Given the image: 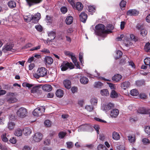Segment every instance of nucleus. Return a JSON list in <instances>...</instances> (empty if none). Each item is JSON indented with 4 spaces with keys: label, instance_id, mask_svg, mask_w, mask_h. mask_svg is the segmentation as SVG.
I'll return each mask as SVG.
<instances>
[{
    "label": "nucleus",
    "instance_id": "f257e3e1",
    "mask_svg": "<svg viewBox=\"0 0 150 150\" xmlns=\"http://www.w3.org/2000/svg\"><path fill=\"white\" fill-rule=\"evenodd\" d=\"M95 28L96 30L95 31L96 35L103 37H105V34L108 32V30H105V27L104 25L98 24L96 26Z\"/></svg>",
    "mask_w": 150,
    "mask_h": 150
},
{
    "label": "nucleus",
    "instance_id": "f03ea898",
    "mask_svg": "<svg viewBox=\"0 0 150 150\" xmlns=\"http://www.w3.org/2000/svg\"><path fill=\"white\" fill-rule=\"evenodd\" d=\"M47 74V70L45 68L42 67L38 69L36 73L34 74L33 76L36 79H38L40 77H43Z\"/></svg>",
    "mask_w": 150,
    "mask_h": 150
},
{
    "label": "nucleus",
    "instance_id": "7ed1b4c3",
    "mask_svg": "<svg viewBox=\"0 0 150 150\" xmlns=\"http://www.w3.org/2000/svg\"><path fill=\"white\" fill-rule=\"evenodd\" d=\"M28 113L27 110L23 107L20 108L16 112L17 115L19 117L23 118L25 117Z\"/></svg>",
    "mask_w": 150,
    "mask_h": 150
},
{
    "label": "nucleus",
    "instance_id": "20e7f679",
    "mask_svg": "<svg viewBox=\"0 0 150 150\" xmlns=\"http://www.w3.org/2000/svg\"><path fill=\"white\" fill-rule=\"evenodd\" d=\"M61 70L62 71L67 70L68 68L70 69H73L74 67V65L71 63H69L66 61H64L61 66Z\"/></svg>",
    "mask_w": 150,
    "mask_h": 150
},
{
    "label": "nucleus",
    "instance_id": "39448f33",
    "mask_svg": "<svg viewBox=\"0 0 150 150\" xmlns=\"http://www.w3.org/2000/svg\"><path fill=\"white\" fill-rule=\"evenodd\" d=\"M45 108L44 107H41L40 108H36L33 111V114L35 116H40L44 112Z\"/></svg>",
    "mask_w": 150,
    "mask_h": 150
},
{
    "label": "nucleus",
    "instance_id": "423d86ee",
    "mask_svg": "<svg viewBox=\"0 0 150 150\" xmlns=\"http://www.w3.org/2000/svg\"><path fill=\"white\" fill-rule=\"evenodd\" d=\"M42 134L40 133L37 132L35 133L33 138V140L35 142H39L42 139Z\"/></svg>",
    "mask_w": 150,
    "mask_h": 150
},
{
    "label": "nucleus",
    "instance_id": "0eeeda50",
    "mask_svg": "<svg viewBox=\"0 0 150 150\" xmlns=\"http://www.w3.org/2000/svg\"><path fill=\"white\" fill-rule=\"evenodd\" d=\"M9 94L10 96L7 98V101L8 103H11L17 102L18 100L16 97L14 96V94L13 93H10Z\"/></svg>",
    "mask_w": 150,
    "mask_h": 150
},
{
    "label": "nucleus",
    "instance_id": "6e6552de",
    "mask_svg": "<svg viewBox=\"0 0 150 150\" xmlns=\"http://www.w3.org/2000/svg\"><path fill=\"white\" fill-rule=\"evenodd\" d=\"M13 47V44L7 43L3 47L2 51L4 53L8 51H11Z\"/></svg>",
    "mask_w": 150,
    "mask_h": 150
},
{
    "label": "nucleus",
    "instance_id": "1a4fd4ad",
    "mask_svg": "<svg viewBox=\"0 0 150 150\" xmlns=\"http://www.w3.org/2000/svg\"><path fill=\"white\" fill-rule=\"evenodd\" d=\"M91 128V126L89 125L84 124L80 126L79 127V132L87 131Z\"/></svg>",
    "mask_w": 150,
    "mask_h": 150
},
{
    "label": "nucleus",
    "instance_id": "9d476101",
    "mask_svg": "<svg viewBox=\"0 0 150 150\" xmlns=\"http://www.w3.org/2000/svg\"><path fill=\"white\" fill-rule=\"evenodd\" d=\"M114 104L111 103H107L104 106H103V108L104 110L106 112L114 108Z\"/></svg>",
    "mask_w": 150,
    "mask_h": 150
},
{
    "label": "nucleus",
    "instance_id": "9b49d317",
    "mask_svg": "<svg viewBox=\"0 0 150 150\" xmlns=\"http://www.w3.org/2000/svg\"><path fill=\"white\" fill-rule=\"evenodd\" d=\"M139 13V11L135 9L129 10L127 12V14L128 16H136Z\"/></svg>",
    "mask_w": 150,
    "mask_h": 150
},
{
    "label": "nucleus",
    "instance_id": "f8f14e48",
    "mask_svg": "<svg viewBox=\"0 0 150 150\" xmlns=\"http://www.w3.org/2000/svg\"><path fill=\"white\" fill-rule=\"evenodd\" d=\"M119 110L117 109H113L110 112V116L112 118H116L118 115Z\"/></svg>",
    "mask_w": 150,
    "mask_h": 150
},
{
    "label": "nucleus",
    "instance_id": "ddd939ff",
    "mask_svg": "<svg viewBox=\"0 0 150 150\" xmlns=\"http://www.w3.org/2000/svg\"><path fill=\"white\" fill-rule=\"evenodd\" d=\"M28 5L31 6L35 4L40 3L42 0H26Z\"/></svg>",
    "mask_w": 150,
    "mask_h": 150
},
{
    "label": "nucleus",
    "instance_id": "4468645a",
    "mask_svg": "<svg viewBox=\"0 0 150 150\" xmlns=\"http://www.w3.org/2000/svg\"><path fill=\"white\" fill-rule=\"evenodd\" d=\"M48 36L50 37V39L48 38L47 40L50 42H52L56 37V32L54 31H51L49 32L48 34Z\"/></svg>",
    "mask_w": 150,
    "mask_h": 150
},
{
    "label": "nucleus",
    "instance_id": "2eb2a0df",
    "mask_svg": "<svg viewBox=\"0 0 150 150\" xmlns=\"http://www.w3.org/2000/svg\"><path fill=\"white\" fill-rule=\"evenodd\" d=\"M122 76L119 74H115L112 78V80L115 82L120 81L122 79Z\"/></svg>",
    "mask_w": 150,
    "mask_h": 150
},
{
    "label": "nucleus",
    "instance_id": "dca6fc26",
    "mask_svg": "<svg viewBox=\"0 0 150 150\" xmlns=\"http://www.w3.org/2000/svg\"><path fill=\"white\" fill-rule=\"evenodd\" d=\"M40 13H38L37 14L33 16L32 17L31 20L34 23H36L38 22L40 19Z\"/></svg>",
    "mask_w": 150,
    "mask_h": 150
},
{
    "label": "nucleus",
    "instance_id": "f3484780",
    "mask_svg": "<svg viewBox=\"0 0 150 150\" xmlns=\"http://www.w3.org/2000/svg\"><path fill=\"white\" fill-rule=\"evenodd\" d=\"M130 85V83L128 81H125L121 83L120 86L124 90H126L129 87Z\"/></svg>",
    "mask_w": 150,
    "mask_h": 150
},
{
    "label": "nucleus",
    "instance_id": "a211bd4d",
    "mask_svg": "<svg viewBox=\"0 0 150 150\" xmlns=\"http://www.w3.org/2000/svg\"><path fill=\"white\" fill-rule=\"evenodd\" d=\"M148 110H149V109H146L144 107H142L139 108L138 109L137 112L138 113L140 114H147L148 113Z\"/></svg>",
    "mask_w": 150,
    "mask_h": 150
},
{
    "label": "nucleus",
    "instance_id": "6ab92c4d",
    "mask_svg": "<svg viewBox=\"0 0 150 150\" xmlns=\"http://www.w3.org/2000/svg\"><path fill=\"white\" fill-rule=\"evenodd\" d=\"M44 62L48 64H52L53 62L52 58L49 56H47L44 59Z\"/></svg>",
    "mask_w": 150,
    "mask_h": 150
},
{
    "label": "nucleus",
    "instance_id": "aec40b11",
    "mask_svg": "<svg viewBox=\"0 0 150 150\" xmlns=\"http://www.w3.org/2000/svg\"><path fill=\"white\" fill-rule=\"evenodd\" d=\"M80 19L81 21L83 23H85L87 18V14L84 12H83L80 15Z\"/></svg>",
    "mask_w": 150,
    "mask_h": 150
},
{
    "label": "nucleus",
    "instance_id": "412c9836",
    "mask_svg": "<svg viewBox=\"0 0 150 150\" xmlns=\"http://www.w3.org/2000/svg\"><path fill=\"white\" fill-rule=\"evenodd\" d=\"M63 83L65 87L67 89H70L71 87V83L69 80H65L63 81Z\"/></svg>",
    "mask_w": 150,
    "mask_h": 150
},
{
    "label": "nucleus",
    "instance_id": "4be33fe9",
    "mask_svg": "<svg viewBox=\"0 0 150 150\" xmlns=\"http://www.w3.org/2000/svg\"><path fill=\"white\" fill-rule=\"evenodd\" d=\"M9 138V136L8 133H4L1 136V138L2 141L4 142H6L8 141Z\"/></svg>",
    "mask_w": 150,
    "mask_h": 150
},
{
    "label": "nucleus",
    "instance_id": "5701e85b",
    "mask_svg": "<svg viewBox=\"0 0 150 150\" xmlns=\"http://www.w3.org/2000/svg\"><path fill=\"white\" fill-rule=\"evenodd\" d=\"M80 81L81 83L86 84L88 82V79L85 76H81Z\"/></svg>",
    "mask_w": 150,
    "mask_h": 150
},
{
    "label": "nucleus",
    "instance_id": "b1692460",
    "mask_svg": "<svg viewBox=\"0 0 150 150\" xmlns=\"http://www.w3.org/2000/svg\"><path fill=\"white\" fill-rule=\"evenodd\" d=\"M23 133L25 136H28L31 133V130L29 128L25 127L23 129Z\"/></svg>",
    "mask_w": 150,
    "mask_h": 150
},
{
    "label": "nucleus",
    "instance_id": "393cba45",
    "mask_svg": "<svg viewBox=\"0 0 150 150\" xmlns=\"http://www.w3.org/2000/svg\"><path fill=\"white\" fill-rule=\"evenodd\" d=\"M64 94L63 91L60 89H57L56 92V96L59 98H61L63 97Z\"/></svg>",
    "mask_w": 150,
    "mask_h": 150
},
{
    "label": "nucleus",
    "instance_id": "a878e982",
    "mask_svg": "<svg viewBox=\"0 0 150 150\" xmlns=\"http://www.w3.org/2000/svg\"><path fill=\"white\" fill-rule=\"evenodd\" d=\"M73 18L72 16H69L67 17L65 21L67 24L69 25L71 24L73 21Z\"/></svg>",
    "mask_w": 150,
    "mask_h": 150
},
{
    "label": "nucleus",
    "instance_id": "bb28decb",
    "mask_svg": "<svg viewBox=\"0 0 150 150\" xmlns=\"http://www.w3.org/2000/svg\"><path fill=\"white\" fill-rule=\"evenodd\" d=\"M112 137L114 139L117 140L120 139V136L118 133L114 131L112 133Z\"/></svg>",
    "mask_w": 150,
    "mask_h": 150
},
{
    "label": "nucleus",
    "instance_id": "cd10ccee",
    "mask_svg": "<svg viewBox=\"0 0 150 150\" xmlns=\"http://www.w3.org/2000/svg\"><path fill=\"white\" fill-rule=\"evenodd\" d=\"M75 7L76 9L79 11H81L83 8L82 4L79 2L76 3V6Z\"/></svg>",
    "mask_w": 150,
    "mask_h": 150
},
{
    "label": "nucleus",
    "instance_id": "c85d7f7f",
    "mask_svg": "<svg viewBox=\"0 0 150 150\" xmlns=\"http://www.w3.org/2000/svg\"><path fill=\"white\" fill-rule=\"evenodd\" d=\"M52 86L50 85H46L43 86L42 88L43 90L47 92H49L52 90Z\"/></svg>",
    "mask_w": 150,
    "mask_h": 150
},
{
    "label": "nucleus",
    "instance_id": "c756f323",
    "mask_svg": "<svg viewBox=\"0 0 150 150\" xmlns=\"http://www.w3.org/2000/svg\"><path fill=\"white\" fill-rule=\"evenodd\" d=\"M8 5L9 7L11 8H15L16 6L15 2L13 1H9L8 3Z\"/></svg>",
    "mask_w": 150,
    "mask_h": 150
},
{
    "label": "nucleus",
    "instance_id": "7c9ffc66",
    "mask_svg": "<svg viewBox=\"0 0 150 150\" xmlns=\"http://www.w3.org/2000/svg\"><path fill=\"white\" fill-rule=\"evenodd\" d=\"M113 26L112 24H108L107 26V30H108V32L106 33H111L112 32V30L113 29Z\"/></svg>",
    "mask_w": 150,
    "mask_h": 150
},
{
    "label": "nucleus",
    "instance_id": "2f4dec72",
    "mask_svg": "<svg viewBox=\"0 0 150 150\" xmlns=\"http://www.w3.org/2000/svg\"><path fill=\"white\" fill-rule=\"evenodd\" d=\"M14 134L15 135L19 137L22 135V133L21 129L18 128L16 129L15 131Z\"/></svg>",
    "mask_w": 150,
    "mask_h": 150
},
{
    "label": "nucleus",
    "instance_id": "473e14b6",
    "mask_svg": "<svg viewBox=\"0 0 150 150\" xmlns=\"http://www.w3.org/2000/svg\"><path fill=\"white\" fill-rule=\"evenodd\" d=\"M100 93L101 95L103 96H107L109 95V92L108 90L107 89L102 90Z\"/></svg>",
    "mask_w": 150,
    "mask_h": 150
},
{
    "label": "nucleus",
    "instance_id": "72a5a7b5",
    "mask_svg": "<svg viewBox=\"0 0 150 150\" xmlns=\"http://www.w3.org/2000/svg\"><path fill=\"white\" fill-rule=\"evenodd\" d=\"M110 97L112 98H116L118 97V95L116 92L113 90L110 93Z\"/></svg>",
    "mask_w": 150,
    "mask_h": 150
},
{
    "label": "nucleus",
    "instance_id": "f704fd0d",
    "mask_svg": "<svg viewBox=\"0 0 150 150\" xmlns=\"http://www.w3.org/2000/svg\"><path fill=\"white\" fill-rule=\"evenodd\" d=\"M3 112H0V125H3L4 122L5 121V116H2Z\"/></svg>",
    "mask_w": 150,
    "mask_h": 150
},
{
    "label": "nucleus",
    "instance_id": "c9c22d12",
    "mask_svg": "<svg viewBox=\"0 0 150 150\" xmlns=\"http://www.w3.org/2000/svg\"><path fill=\"white\" fill-rule=\"evenodd\" d=\"M40 89V88L39 86H36L34 87L31 90V92L33 93H38Z\"/></svg>",
    "mask_w": 150,
    "mask_h": 150
},
{
    "label": "nucleus",
    "instance_id": "e433bc0d",
    "mask_svg": "<svg viewBox=\"0 0 150 150\" xmlns=\"http://www.w3.org/2000/svg\"><path fill=\"white\" fill-rule=\"evenodd\" d=\"M126 4V2L124 0H122L120 2V5L122 10H124Z\"/></svg>",
    "mask_w": 150,
    "mask_h": 150
},
{
    "label": "nucleus",
    "instance_id": "4c0bfd02",
    "mask_svg": "<svg viewBox=\"0 0 150 150\" xmlns=\"http://www.w3.org/2000/svg\"><path fill=\"white\" fill-rule=\"evenodd\" d=\"M138 91L136 89H133L131 91L130 94L131 95L133 96H137L139 94Z\"/></svg>",
    "mask_w": 150,
    "mask_h": 150
},
{
    "label": "nucleus",
    "instance_id": "58836bf2",
    "mask_svg": "<svg viewBox=\"0 0 150 150\" xmlns=\"http://www.w3.org/2000/svg\"><path fill=\"white\" fill-rule=\"evenodd\" d=\"M15 126V124L13 122H9L8 124V128L10 130L13 129Z\"/></svg>",
    "mask_w": 150,
    "mask_h": 150
},
{
    "label": "nucleus",
    "instance_id": "ea45409f",
    "mask_svg": "<svg viewBox=\"0 0 150 150\" xmlns=\"http://www.w3.org/2000/svg\"><path fill=\"white\" fill-rule=\"evenodd\" d=\"M98 150H108L105 145L102 144H99L97 147Z\"/></svg>",
    "mask_w": 150,
    "mask_h": 150
},
{
    "label": "nucleus",
    "instance_id": "a19ab883",
    "mask_svg": "<svg viewBox=\"0 0 150 150\" xmlns=\"http://www.w3.org/2000/svg\"><path fill=\"white\" fill-rule=\"evenodd\" d=\"M117 56L115 57V59H117L120 58L122 55V53L121 51L118 50L116 52Z\"/></svg>",
    "mask_w": 150,
    "mask_h": 150
},
{
    "label": "nucleus",
    "instance_id": "79ce46f5",
    "mask_svg": "<svg viewBox=\"0 0 150 150\" xmlns=\"http://www.w3.org/2000/svg\"><path fill=\"white\" fill-rule=\"evenodd\" d=\"M66 134V133L64 132H60L58 134V136L60 139L63 138Z\"/></svg>",
    "mask_w": 150,
    "mask_h": 150
},
{
    "label": "nucleus",
    "instance_id": "37998d69",
    "mask_svg": "<svg viewBox=\"0 0 150 150\" xmlns=\"http://www.w3.org/2000/svg\"><path fill=\"white\" fill-rule=\"evenodd\" d=\"M144 49L147 52L149 51L150 50V43L148 42L146 43L144 46Z\"/></svg>",
    "mask_w": 150,
    "mask_h": 150
},
{
    "label": "nucleus",
    "instance_id": "c03bdc74",
    "mask_svg": "<svg viewBox=\"0 0 150 150\" xmlns=\"http://www.w3.org/2000/svg\"><path fill=\"white\" fill-rule=\"evenodd\" d=\"M136 84L138 86H141L144 84V81L143 80H139L136 81Z\"/></svg>",
    "mask_w": 150,
    "mask_h": 150
},
{
    "label": "nucleus",
    "instance_id": "a18cd8bd",
    "mask_svg": "<svg viewBox=\"0 0 150 150\" xmlns=\"http://www.w3.org/2000/svg\"><path fill=\"white\" fill-rule=\"evenodd\" d=\"M44 123L46 127H50L51 126L52 122L50 120H47L45 121Z\"/></svg>",
    "mask_w": 150,
    "mask_h": 150
},
{
    "label": "nucleus",
    "instance_id": "49530a36",
    "mask_svg": "<svg viewBox=\"0 0 150 150\" xmlns=\"http://www.w3.org/2000/svg\"><path fill=\"white\" fill-rule=\"evenodd\" d=\"M103 85V83L100 82H96L95 83L94 86L96 88H99L102 86Z\"/></svg>",
    "mask_w": 150,
    "mask_h": 150
},
{
    "label": "nucleus",
    "instance_id": "de8ad7c7",
    "mask_svg": "<svg viewBox=\"0 0 150 150\" xmlns=\"http://www.w3.org/2000/svg\"><path fill=\"white\" fill-rule=\"evenodd\" d=\"M128 138L129 141L131 143L134 142L135 141L134 136H128Z\"/></svg>",
    "mask_w": 150,
    "mask_h": 150
},
{
    "label": "nucleus",
    "instance_id": "09e8293b",
    "mask_svg": "<svg viewBox=\"0 0 150 150\" xmlns=\"http://www.w3.org/2000/svg\"><path fill=\"white\" fill-rule=\"evenodd\" d=\"M145 64L147 65H150V58L146 57L144 60Z\"/></svg>",
    "mask_w": 150,
    "mask_h": 150
},
{
    "label": "nucleus",
    "instance_id": "8fccbe9b",
    "mask_svg": "<svg viewBox=\"0 0 150 150\" xmlns=\"http://www.w3.org/2000/svg\"><path fill=\"white\" fill-rule=\"evenodd\" d=\"M50 71H50V75H51L52 76H53L54 78H55V77L56 76V72L55 70L54 69H52V70H50Z\"/></svg>",
    "mask_w": 150,
    "mask_h": 150
},
{
    "label": "nucleus",
    "instance_id": "3c124183",
    "mask_svg": "<svg viewBox=\"0 0 150 150\" xmlns=\"http://www.w3.org/2000/svg\"><path fill=\"white\" fill-rule=\"evenodd\" d=\"M142 142L144 144H148L150 143V141L146 138H144L142 139Z\"/></svg>",
    "mask_w": 150,
    "mask_h": 150
},
{
    "label": "nucleus",
    "instance_id": "603ef678",
    "mask_svg": "<svg viewBox=\"0 0 150 150\" xmlns=\"http://www.w3.org/2000/svg\"><path fill=\"white\" fill-rule=\"evenodd\" d=\"M64 53L66 56H70L71 57L74 54L72 52L69 51H65L64 52Z\"/></svg>",
    "mask_w": 150,
    "mask_h": 150
},
{
    "label": "nucleus",
    "instance_id": "864d4df0",
    "mask_svg": "<svg viewBox=\"0 0 150 150\" xmlns=\"http://www.w3.org/2000/svg\"><path fill=\"white\" fill-rule=\"evenodd\" d=\"M141 34L143 37H144L147 34V31L144 29H142L141 30Z\"/></svg>",
    "mask_w": 150,
    "mask_h": 150
},
{
    "label": "nucleus",
    "instance_id": "5fc2aeb1",
    "mask_svg": "<svg viewBox=\"0 0 150 150\" xmlns=\"http://www.w3.org/2000/svg\"><path fill=\"white\" fill-rule=\"evenodd\" d=\"M67 145V147L68 149H71L73 147L74 145L73 143L71 142H68L66 143Z\"/></svg>",
    "mask_w": 150,
    "mask_h": 150
},
{
    "label": "nucleus",
    "instance_id": "6e6d98bb",
    "mask_svg": "<svg viewBox=\"0 0 150 150\" xmlns=\"http://www.w3.org/2000/svg\"><path fill=\"white\" fill-rule=\"evenodd\" d=\"M33 46L32 44L31 43H28L25 45L23 47L22 49H25L28 48L30 47Z\"/></svg>",
    "mask_w": 150,
    "mask_h": 150
},
{
    "label": "nucleus",
    "instance_id": "4d7b16f0",
    "mask_svg": "<svg viewBox=\"0 0 150 150\" xmlns=\"http://www.w3.org/2000/svg\"><path fill=\"white\" fill-rule=\"evenodd\" d=\"M60 10L64 14L67 12V7L64 6L61 8Z\"/></svg>",
    "mask_w": 150,
    "mask_h": 150
},
{
    "label": "nucleus",
    "instance_id": "13d9d810",
    "mask_svg": "<svg viewBox=\"0 0 150 150\" xmlns=\"http://www.w3.org/2000/svg\"><path fill=\"white\" fill-rule=\"evenodd\" d=\"M145 132L148 135L150 134V127L147 126L145 129Z\"/></svg>",
    "mask_w": 150,
    "mask_h": 150
},
{
    "label": "nucleus",
    "instance_id": "bf43d9fd",
    "mask_svg": "<svg viewBox=\"0 0 150 150\" xmlns=\"http://www.w3.org/2000/svg\"><path fill=\"white\" fill-rule=\"evenodd\" d=\"M97 100L96 98H92L91 100V104L93 105H96L97 103Z\"/></svg>",
    "mask_w": 150,
    "mask_h": 150
},
{
    "label": "nucleus",
    "instance_id": "052dcab7",
    "mask_svg": "<svg viewBox=\"0 0 150 150\" xmlns=\"http://www.w3.org/2000/svg\"><path fill=\"white\" fill-rule=\"evenodd\" d=\"M88 11L90 12H95V7L92 6H89L88 8Z\"/></svg>",
    "mask_w": 150,
    "mask_h": 150
},
{
    "label": "nucleus",
    "instance_id": "680f3d73",
    "mask_svg": "<svg viewBox=\"0 0 150 150\" xmlns=\"http://www.w3.org/2000/svg\"><path fill=\"white\" fill-rule=\"evenodd\" d=\"M36 30L39 32H41L42 30V29L40 25H37L35 27Z\"/></svg>",
    "mask_w": 150,
    "mask_h": 150
},
{
    "label": "nucleus",
    "instance_id": "e2e57ef3",
    "mask_svg": "<svg viewBox=\"0 0 150 150\" xmlns=\"http://www.w3.org/2000/svg\"><path fill=\"white\" fill-rule=\"evenodd\" d=\"M93 108L90 105H86L85 107L86 109L89 112L93 110Z\"/></svg>",
    "mask_w": 150,
    "mask_h": 150
},
{
    "label": "nucleus",
    "instance_id": "0e129e2a",
    "mask_svg": "<svg viewBox=\"0 0 150 150\" xmlns=\"http://www.w3.org/2000/svg\"><path fill=\"white\" fill-rule=\"evenodd\" d=\"M46 21L47 23H50L52 22V20L51 18L48 15L46 16Z\"/></svg>",
    "mask_w": 150,
    "mask_h": 150
},
{
    "label": "nucleus",
    "instance_id": "69168bd1",
    "mask_svg": "<svg viewBox=\"0 0 150 150\" xmlns=\"http://www.w3.org/2000/svg\"><path fill=\"white\" fill-rule=\"evenodd\" d=\"M4 89L6 90H10L11 88H13V87H11V86L9 85H6L4 86L3 87Z\"/></svg>",
    "mask_w": 150,
    "mask_h": 150
},
{
    "label": "nucleus",
    "instance_id": "338daca9",
    "mask_svg": "<svg viewBox=\"0 0 150 150\" xmlns=\"http://www.w3.org/2000/svg\"><path fill=\"white\" fill-rule=\"evenodd\" d=\"M10 142L13 144H15L16 142V140L14 137H13L9 139Z\"/></svg>",
    "mask_w": 150,
    "mask_h": 150
},
{
    "label": "nucleus",
    "instance_id": "774afa93",
    "mask_svg": "<svg viewBox=\"0 0 150 150\" xmlns=\"http://www.w3.org/2000/svg\"><path fill=\"white\" fill-rule=\"evenodd\" d=\"M71 57L74 64L76 63V62H77L76 58L74 54Z\"/></svg>",
    "mask_w": 150,
    "mask_h": 150
}]
</instances>
